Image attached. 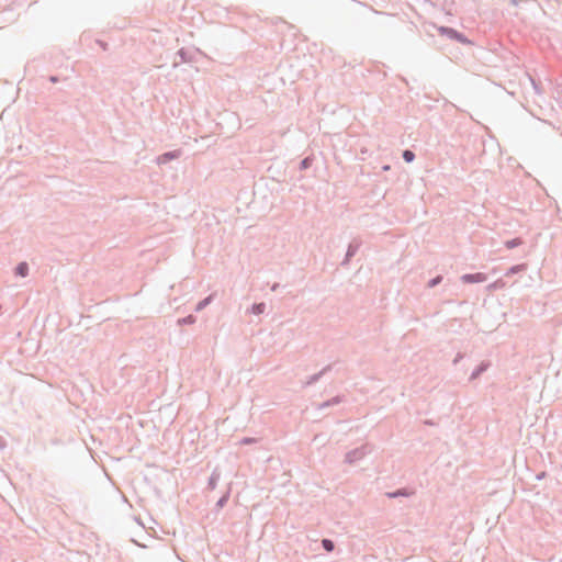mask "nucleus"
<instances>
[{
	"mask_svg": "<svg viewBox=\"0 0 562 562\" xmlns=\"http://www.w3.org/2000/svg\"><path fill=\"white\" fill-rule=\"evenodd\" d=\"M439 33L441 35H445L451 40H454L459 43H468V40L465 37L464 34L460 33L459 31L452 29V27H449V26H440L438 29Z\"/></svg>",
	"mask_w": 562,
	"mask_h": 562,
	"instance_id": "f03ea898",
	"label": "nucleus"
},
{
	"mask_svg": "<svg viewBox=\"0 0 562 562\" xmlns=\"http://www.w3.org/2000/svg\"><path fill=\"white\" fill-rule=\"evenodd\" d=\"M361 243L359 240H353L349 244L346 256L341 261V266H347L350 259L357 254Z\"/></svg>",
	"mask_w": 562,
	"mask_h": 562,
	"instance_id": "7ed1b4c3",
	"label": "nucleus"
},
{
	"mask_svg": "<svg viewBox=\"0 0 562 562\" xmlns=\"http://www.w3.org/2000/svg\"><path fill=\"white\" fill-rule=\"evenodd\" d=\"M461 280L464 283H481L486 280V276L482 272L467 273L461 277Z\"/></svg>",
	"mask_w": 562,
	"mask_h": 562,
	"instance_id": "20e7f679",
	"label": "nucleus"
},
{
	"mask_svg": "<svg viewBox=\"0 0 562 562\" xmlns=\"http://www.w3.org/2000/svg\"><path fill=\"white\" fill-rule=\"evenodd\" d=\"M522 244V239L517 237L505 241V247L507 249H514Z\"/></svg>",
	"mask_w": 562,
	"mask_h": 562,
	"instance_id": "4468645a",
	"label": "nucleus"
},
{
	"mask_svg": "<svg viewBox=\"0 0 562 562\" xmlns=\"http://www.w3.org/2000/svg\"><path fill=\"white\" fill-rule=\"evenodd\" d=\"M213 297L214 295L213 294H210L209 296L204 297L203 300H201L196 305H195V308L194 311L195 312H201L203 311L207 305H210L213 301Z\"/></svg>",
	"mask_w": 562,
	"mask_h": 562,
	"instance_id": "1a4fd4ad",
	"label": "nucleus"
},
{
	"mask_svg": "<svg viewBox=\"0 0 562 562\" xmlns=\"http://www.w3.org/2000/svg\"><path fill=\"white\" fill-rule=\"evenodd\" d=\"M462 358H463V355H462L461 352H459V353L456 356V358H454V360H453V363H454V364H457V363H458Z\"/></svg>",
	"mask_w": 562,
	"mask_h": 562,
	"instance_id": "a878e982",
	"label": "nucleus"
},
{
	"mask_svg": "<svg viewBox=\"0 0 562 562\" xmlns=\"http://www.w3.org/2000/svg\"><path fill=\"white\" fill-rule=\"evenodd\" d=\"M265 311H266V303H263V302L254 303L250 307V313H252L255 315H261L265 313Z\"/></svg>",
	"mask_w": 562,
	"mask_h": 562,
	"instance_id": "9b49d317",
	"label": "nucleus"
},
{
	"mask_svg": "<svg viewBox=\"0 0 562 562\" xmlns=\"http://www.w3.org/2000/svg\"><path fill=\"white\" fill-rule=\"evenodd\" d=\"M384 170H389L390 169V166H384L383 167Z\"/></svg>",
	"mask_w": 562,
	"mask_h": 562,
	"instance_id": "c85d7f7f",
	"label": "nucleus"
},
{
	"mask_svg": "<svg viewBox=\"0 0 562 562\" xmlns=\"http://www.w3.org/2000/svg\"><path fill=\"white\" fill-rule=\"evenodd\" d=\"M49 81L53 82V83H56L59 81V78L57 76H50L49 77Z\"/></svg>",
	"mask_w": 562,
	"mask_h": 562,
	"instance_id": "bb28decb",
	"label": "nucleus"
},
{
	"mask_svg": "<svg viewBox=\"0 0 562 562\" xmlns=\"http://www.w3.org/2000/svg\"><path fill=\"white\" fill-rule=\"evenodd\" d=\"M386 495L390 498H396V497H401V496H408L409 493L407 492L406 488H400V490H396L394 492H390Z\"/></svg>",
	"mask_w": 562,
	"mask_h": 562,
	"instance_id": "2eb2a0df",
	"label": "nucleus"
},
{
	"mask_svg": "<svg viewBox=\"0 0 562 562\" xmlns=\"http://www.w3.org/2000/svg\"><path fill=\"white\" fill-rule=\"evenodd\" d=\"M490 367V363L486 361L481 362L471 373L470 380L473 381L477 379L483 372H485Z\"/></svg>",
	"mask_w": 562,
	"mask_h": 562,
	"instance_id": "423d86ee",
	"label": "nucleus"
},
{
	"mask_svg": "<svg viewBox=\"0 0 562 562\" xmlns=\"http://www.w3.org/2000/svg\"><path fill=\"white\" fill-rule=\"evenodd\" d=\"M7 447V440L2 436H0V449H4Z\"/></svg>",
	"mask_w": 562,
	"mask_h": 562,
	"instance_id": "5701e85b",
	"label": "nucleus"
},
{
	"mask_svg": "<svg viewBox=\"0 0 562 562\" xmlns=\"http://www.w3.org/2000/svg\"><path fill=\"white\" fill-rule=\"evenodd\" d=\"M341 402H342V396L337 395V396H335V397H333V398H330V400H328V401H325V402L321 403V404L317 406V408H318V409H325V408H327V407H330V406L337 405V404H339V403H341Z\"/></svg>",
	"mask_w": 562,
	"mask_h": 562,
	"instance_id": "6e6552de",
	"label": "nucleus"
},
{
	"mask_svg": "<svg viewBox=\"0 0 562 562\" xmlns=\"http://www.w3.org/2000/svg\"><path fill=\"white\" fill-rule=\"evenodd\" d=\"M402 157L405 162H413L415 159V154L411 149H405L402 154Z\"/></svg>",
	"mask_w": 562,
	"mask_h": 562,
	"instance_id": "6ab92c4d",
	"label": "nucleus"
},
{
	"mask_svg": "<svg viewBox=\"0 0 562 562\" xmlns=\"http://www.w3.org/2000/svg\"><path fill=\"white\" fill-rule=\"evenodd\" d=\"M370 450L367 445H363L359 448H356L349 452L346 453L345 462L348 464H355L359 460L363 459L367 453H369Z\"/></svg>",
	"mask_w": 562,
	"mask_h": 562,
	"instance_id": "f257e3e1",
	"label": "nucleus"
},
{
	"mask_svg": "<svg viewBox=\"0 0 562 562\" xmlns=\"http://www.w3.org/2000/svg\"><path fill=\"white\" fill-rule=\"evenodd\" d=\"M231 497V488H228L221 497L220 499L216 502V510H220L222 509L228 502Z\"/></svg>",
	"mask_w": 562,
	"mask_h": 562,
	"instance_id": "9d476101",
	"label": "nucleus"
},
{
	"mask_svg": "<svg viewBox=\"0 0 562 562\" xmlns=\"http://www.w3.org/2000/svg\"><path fill=\"white\" fill-rule=\"evenodd\" d=\"M525 269H526V265L525 263L513 266V267L509 268V270L507 272V276L518 273V272H520V271H522Z\"/></svg>",
	"mask_w": 562,
	"mask_h": 562,
	"instance_id": "412c9836",
	"label": "nucleus"
},
{
	"mask_svg": "<svg viewBox=\"0 0 562 562\" xmlns=\"http://www.w3.org/2000/svg\"><path fill=\"white\" fill-rule=\"evenodd\" d=\"M218 480H220V473L217 471H213L209 479L207 487L210 490H214L217 485Z\"/></svg>",
	"mask_w": 562,
	"mask_h": 562,
	"instance_id": "f8f14e48",
	"label": "nucleus"
},
{
	"mask_svg": "<svg viewBox=\"0 0 562 562\" xmlns=\"http://www.w3.org/2000/svg\"><path fill=\"white\" fill-rule=\"evenodd\" d=\"M331 368H333V364H328V366L324 367L319 372H324V375H325L328 371L331 370Z\"/></svg>",
	"mask_w": 562,
	"mask_h": 562,
	"instance_id": "393cba45",
	"label": "nucleus"
},
{
	"mask_svg": "<svg viewBox=\"0 0 562 562\" xmlns=\"http://www.w3.org/2000/svg\"><path fill=\"white\" fill-rule=\"evenodd\" d=\"M29 263L26 261H22L15 267L14 273L18 277L25 278L29 274Z\"/></svg>",
	"mask_w": 562,
	"mask_h": 562,
	"instance_id": "0eeeda50",
	"label": "nucleus"
},
{
	"mask_svg": "<svg viewBox=\"0 0 562 562\" xmlns=\"http://www.w3.org/2000/svg\"><path fill=\"white\" fill-rule=\"evenodd\" d=\"M279 286H280V284H279V283H274V284L271 286V290H272V291H277Z\"/></svg>",
	"mask_w": 562,
	"mask_h": 562,
	"instance_id": "cd10ccee",
	"label": "nucleus"
},
{
	"mask_svg": "<svg viewBox=\"0 0 562 562\" xmlns=\"http://www.w3.org/2000/svg\"><path fill=\"white\" fill-rule=\"evenodd\" d=\"M441 281H442V276H437L428 281L427 286L429 289H432V288L437 286Z\"/></svg>",
	"mask_w": 562,
	"mask_h": 562,
	"instance_id": "4be33fe9",
	"label": "nucleus"
},
{
	"mask_svg": "<svg viewBox=\"0 0 562 562\" xmlns=\"http://www.w3.org/2000/svg\"><path fill=\"white\" fill-rule=\"evenodd\" d=\"M322 547L325 551L331 552L335 549V543L331 539L324 538L322 540Z\"/></svg>",
	"mask_w": 562,
	"mask_h": 562,
	"instance_id": "dca6fc26",
	"label": "nucleus"
},
{
	"mask_svg": "<svg viewBox=\"0 0 562 562\" xmlns=\"http://www.w3.org/2000/svg\"><path fill=\"white\" fill-rule=\"evenodd\" d=\"M195 321H196L195 316L188 315L186 317L179 318L178 319V324L181 325V326L182 325H192V324L195 323Z\"/></svg>",
	"mask_w": 562,
	"mask_h": 562,
	"instance_id": "f3484780",
	"label": "nucleus"
},
{
	"mask_svg": "<svg viewBox=\"0 0 562 562\" xmlns=\"http://www.w3.org/2000/svg\"><path fill=\"white\" fill-rule=\"evenodd\" d=\"M313 160H314V159H313V157H311V156H307V157L303 158V159L301 160V162H300V169H301V170H306V169H308V168L312 166Z\"/></svg>",
	"mask_w": 562,
	"mask_h": 562,
	"instance_id": "a211bd4d",
	"label": "nucleus"
},
{
	"mask_svg": "<svg viewBox=\"0 0 562 562\" xmlns=\"http://www.w3.org/2000/svg\"><path fill=\"white\" fill-rule=\"evenodd\" d=\"M179 156H180L179 150L167 151V153H164L162 155L158 156L157 162L159 165H165L173 159H177Z\"/></svg>",
	"mask_w": 562,
	"mask_h": 562,
	"instance_id": "39448f33",
	"label": "nucleus"
},
{
	"mask_svg": "<svg viewBox=\"0 0 562 562\" xmlns=\"http://www.w3.org/2000/svg\"><path fill=\"white\" fill-rule=\"evenodd\" d=\"M177 55L180 57V60L182 63H187L191 59L190 55H189V52L184 48H181L178 50Z\"/></svg>",
	"mask_w": 562,
	"mask_h": 562,
	"instance_id": "aec40b11",
	"label": "nucleus"
},
{
	"mask_svg": "<svg viewBox=\"0 0 562 562\" xmlns=\"http://www.w3.org/2000/svg\"><path fill=\"white\" fill-rule=\"evenodd\" d=\"M255 439L254 438H249V437H246L241 440V443H245V445H249L251 442H254Z\"/></svg>",
	"mask_w": 562,
	"mask_h": 562,
	"instance_id": "b1692460",
	"label": "nucleus"
},
{
	"mask_svg": "<svg viewBox=\"0 0 562 562\" xmlns=\"http://www.w3.org/2000/svg\"><path fill=\"white\" fill-rule=\"evenodd\" d=\"M324 376V372H317L315 374H312L311 376L307 378V380L305 381L304 383V386H310L316 382L319 381V379Z\"/></svg>",
	"mask_w": 562,
	"mask_h": 562,
	"instance_id": "ddd939ff",
	"label": "nucleus"
}]
</instances>
